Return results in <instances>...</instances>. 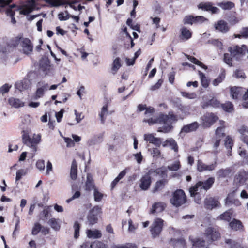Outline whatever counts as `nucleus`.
Segmentation results:
<instances>
[{
    "label": "nucleus",
    "mask_w": 248,
    "mask_h": 248,
    "mask_svg": "<svg viewBox=\"0 0 248 248\" xmlns=\"http://www.w3.org/2000/svg\"><path fill=\"white\" fill-rule=\"evenodd\" d=\"M178 120V115L174 114L172 111H170L168 114L161 113L156 118L145 119L143 122L148 123L150 125L159 124L162 126L158 128V132L167 133L172 130L173 128L172 123H176Z\"/></svg>",
    "instance_id": "obj_1"
},
{
    "label": "nucleus",
    "mask_w": 248,
    "mask_h": 248,
    "mask_svg": "<svg viewBox=\"0 0 248 248\" xmlns=\"http://www.w3.org/2000/svg\"><path fill=\"white\" fill-rule=\"evenodd\" d=\"M214 182L215 178L214 177H209L205 181L198 182L195 185L189 189L191 196H195L197 195H199L198 191L200 192L202 189L207 191L212 187Z\"/></svg>",
    "instance_id": "obj_2"
},
{
    "label": "nucleus",
    "mask_w": 248,
    "mask_h": 248,
    "mask_svg": "<svg viewBox=\"0 0 248 248\" xmlns=\"http://www.w3.org/2000/svg\"><path fill=\"white\" fill-rule=\"evenodd\" d=\"M22 141L23 143L27 146L31 148L33 151L35 152L37 150V145L41 140V136L37 135L34 136L32 138L29 137L28 134L23 131Z\"/></svg>",
    "instance_id": "obj_3"
},
{
    "label": "nucleus",
    "mask_w": 248,
    "mask_h": 248,
    "mask_svg": "<svg viewBox=\"0 0 248 248\" xmlns=\"http://www.w3.org/2000/svg\"><path fill=\"white\" fill-rule=\"evenodd\" d=\"M186 197L184 191L182 189H177L172 194L170 200V203L175 207H179L186 203Z\"/></svg>",
    "instance_id": "obj_4"
},
{
    "label": "nucleus",
    "mask_w": 248,
    "mask_h": 248,
    "mask_svg": "<svg viewBox=\"0 0 248 248\" xmlns=\"http://www.w3.org/2000/svg\"><path fill=\"white\" fill-rule=\"evenodd\" d=\"M101 210V208L96 205L90 211L87 216L88 221L90 225H92L97 222L98 216L102 213Z\"/></svg>",
    "instance_id": "obj_5"
},
{
    "label": "nucleus",
    "mask_w": 248,
    "mask_h": 248,
    "mask_svg": "<svg viewBox=\"0 0 248 248\" xmlns=\"http://www.w3.org/2000/svg\"><path fill=\"white\" fill-rule=\"evenodd\" d=\"M163 222L164 221L162 219L159 218L155 219L150 229L152 236L154 238L159 236L162 230Z\"/></svg>",
    "instance_id": "obj_6"
},
{
    "label": "nucleus",
    "mask_w": 248,
    "mask_h": 248,
    "mask_svg": "<svg viewBox=\"0 0 248 248\" xmlns=\"http://www.w3.org/2000/svg\"><path fill=\"white\" fill-rule=\"evenodd\" d=\"M218 119V117L213 113H207L202 118V125L204 128L210 127Z\"/></svg>",
    "instance_id": "obj_7"
},
{
    "label": "nucleus",
    "mask_w": 248,
    "mask_h": 248,
    "mask_svg": "<svg viewBox=\"0 0 248 248\" xmlns=\"http://www.w3.org/2000/svg\"><path fill=\"white\" fill-rule=\"evenodd\" d=\"M228 50L232 57H235L236 59H238L239 57L245 54L247 50V46L245 45H242L241 46L236 45L233 47H229Z\"/></svg>",
    "instance_id": "obj_8"
},
{
    "label": "nucleus",
    "mask_w": 248,
    "mask_h": 248,
    "mask_svg": "<svg viewBox=\"0 0 248 248\" xmlns=\"http://www.w3.org/2000/svg\"><path fill=\"white\" fill-rule=\"evenodd\" d=\"M205 236L211 241H214L220 237V234L217 229L209 227L205 230Z\"/></svg>",
    "instance_id": "obj_9"
},
{
    "label": "nucleus",
    "mask_w": 248,
    "mask_h": 248,
    "mask_svg": "<svg viewBox=\"0 0 248 248\" xmlns=\"http://www.w3.org/2000/svg\"><path fill=\"white\" fill-rule=\"evenodd\" d=\"M151 174L148 171L140 179V188L143 190H147L150 187L151 183Z\"/></svg>",
    "instance_id": "obj_10"
},
{
    "label": "nucleus",
    "mask_w": 248,
    "mask_h": 248,
    "mask_svg": "<svg viewBox=\"0 0 248 248\" xmlns=\"http://www.w3.org/2000/svg\"><path fill=\"white\" fill-rule=\"evenodd\" d=\"M217 165V163L216 161L211 164L207 165L204 163L202 160H198L197 164V170L199 172L212 171L215 169Z\"/></svg>",
    "instance_id": "obj_11"
},
{
    "label": "nucleus",
    "mask_w": 248,
    "mask_h": 248,
    "mask_svg": "<svg viewBox=\"0 0 248 248\" xmlns=\"http://www.w3.org/2000/svg\"><path fill=\"white\" fill-rule=\"evenodd\" d=\"M169 244L174 248H186V241L183 237L171 238L169 240Z\"/></svg>",
    "instance_id": "obj_12"
},
{
    "label": "nucleus",
    "mask_w": 248,
    "mask_h": 248,
    "mask_svg": "<svg viewBox=\"0 0 248 248\" xmlns=\"http://www.w3.org/2000/svg\"><path fill=\"white\" fill-rule=\"evenodd\" d=\"M198 8L204 11H211L212 14H217L219 12V9L216 7L213 6L211 2L200 3L198 5Z\"/></svg>",
    "instance_id": "obj_13"
},
{
    "label": "nucleus",
    "mask_w": 248,
    "mask_h": 248,
    "mask_svg": "<svg viewBox=\"0 0 248 248\" xmlns=\"http://www.w3.org/2000/svg\"><path fill=\"white\" fill-rule=\"evenodd\" d=\"M214 28L216 30L223 33L228 32L230 30V27L227 23L223 20H220L215 23Z\"/></svg>",
    "instance_id": "obj_14"
},
{
    "label": "nucleus",
    "mask_w": 248,
    "mask_h": 248,
    "mask_svg": "<svg viewBox=\"0 0 248 248\" xmlns=\"http://www.w3.org/2000/svg\"><path fill=\"white\" fill-rule=\"evenodd\" d=\"M230 94L233 99L237 100L245 92V88L241 87H230Z\"/></svg>",
    "instance_id": "obj_15"
},
{
    "label": "nucleus",
    "mask_w": 248,
    "mask_h": 248,
    "mask_svg": "<svg viewBox=\"0 0 248 248\" xmlns=\"http://www.w3.org/2000/svg\"><path fill=\"white\" fill-rule=\"evenodd\" d=\"M21 46L24 53L29 54L32 51L33 45L29 39L23 38L21 42Z\"/></svg>",
    "instance_id": "obj_16"
},
{
    "label": "nucleus",
    "mask_w": 248,
    "mask_h": 248,
    "mask_svg": "<svg viewBox=\"0 0 248 248\" xmlns=\"http://www.w3.org/2000/svg\"><path fill=\"white\" fill-rule=\"evenodd\" d=\"M219 202L215 198H206L204 201L205 207L208 209H212L213 208L219 206Z\"/></svg>",
    "instance_id": "obj_17"
},
{
    "label": "nucleus",
    "mask_w": 248,
    "mask_h": 248,
    "mask_svg": "<svg viewBox=\"0 0 248 248\" xmlns=\"http://www.w3.org/2000/svg\"><path fill=\"white\" fill-rule=\"evenodd\" d=\"M168 183V180L167 179H162L157 180L152 189V193H155L162 191Z\"/></svg>",
    "instance_id": "obj_18"
},
{
    "label": "nucleus",
    "mask_w": 248,
    "mask_h": 248,
    "mask_svg": "<svg viewBox=\"0 0 248 248\" xmlns=\"http://www.w3.org/2000/svg\"><path fill=\"white\" fill-rule=\"evenodd\" d=\"M152 175H158L162 179L167 177V170L164 167H160L156 169H151L148 170Z\"/></svg>",
    "instance_id": "obj_19"
},
{
    "label": "nucleus",
    "mask_w": 248,
    "mask_h": 248,
    "mask_svg": "<svg viewBox=\"0 0 248 248\" xmlns=\"http://www.w3.org/2000/svg\"><path fill=\"white\" fill-rule=\"evenodd\" d=\"M144 139L145 140L149 141L150 143L153 144L158 147L161 144V139L155 137L152 134H144Z\"/></svg>",
    "instance_id": "obj_20"
},
{
    "label": "nucleus",
    "mask_w": 248,
    "mask_h": 248,
    "mask_svg": "<svg viewBox=\"0 0 248 248\" xmlns=\"http://www.w3.org/2000/svg\"><path fill=\"white\" fill-rule=\"evenodd\" d=\"M229 226L232 230L234 231H241L243 229L242 222L238 219L233 218L229 223Z\"/></svg>",
    "instance_id": "obj_21"
},
{
    "label": "nucleus",
    "mask_w": 248,
    "mask_h": 248,
    "mask_svg": "<svg viewBox=\"0 0 248 248\" xmlns=\"http://www.w3.org/2000/svg\"><path fill=\"white\" fill-rule=\"evenodd\" d=\"M166 204L163 202H155L151 209L150 213H158L162 212L165 208Z\"/></svg>",
    "instance_id": "obj_22"
},
{
    "label": "nucleus",
    "mask_w": 248,
    "mask_h": 248,
    "mask_svg": "<svg viewBox=\"0 0 248 248\" xmlns=\"http://www.w3.org/2000/svg\"><path fill=\"white\" fill-rule=\"evenodd\" d=\"M103 140V134H99L97 135H94L90 139L87 141V144L89 146H93L101 143Z\"/></svg>",
    "instance_id": "obj_23"
},
{
    "label": "nucleus",
    "mask_w": 248,
    "mask_h": 248,
    "mask_svg": "<svg viewBox=\"0 0 248 248\" xmlns=\"http://www.w3.org/2000/svg\"><path fill=\"white\" fill-rule=\"evenodd\" d=\"M199 127V124L197 122H194L190 124L184 125L182 129V132L188 133L196 131Z\"/></svg>",
    "instance_id": "obj_24"
},
{
    "label": "nucleus",
    "mask_w": 248,
    "mask_h": 248,
    "mask_svg": "<svg viewBox=\"0 0 248 248\" xmlns=\"http://www.w3.org/2000/svg\"><path fill=\"white\" fill-rule=\"evenodd\" d=\"M248 178V174L244 170L239 171L238 174L235 177V180L238 182L240 185H243L247 181Z\"/></svg>",
    "instance_id": "obj_25"
},
{
    "label": "nucleus",
    "mask_w": 248,
    "mask_h": 248,
    "mask_svg": "<svg viewBox=\"0 0 248 248\" xmlns=\"http://www.w3.org/2000/svg\"><path fill=\"white\" fill-rule=\"evenodd\" d=\"M180 37L182 40H187L192 37V32L186 27H183L181 29Z\"/></svg>",
    "instance_id": "obj_26"
},
{
    "label": "nucleus",
    "mask_w": 248,
    "mask_h": 248,
    "mask_svg": "<svg viewBox=\"0 0 248 248\" xmlns=\"http://www.w3.org/2000/svg\"><path fill=\"white\" fill-rule=\"evenodd\" d=\"M51 209V206H46L43 210L40 213V219L43 221L46 222L49 217V215H50Z\"/></svg>",
    "instance_id": "obj_27"
},
{
    "label": "nucleus",
    "mask_w": 248,
    "mask_h": 248,
    "mask_svg": "<svg viewBox=\"0 0 248 248\" xmlns=\"http://www.w3.org/2000/svg\"><path fill=\"white\" fill-rule=\"evenodd\" d=\"M167 144L172 150H174L175 152H177L178 151V146L177 143L173 138L167 139L164 144H163V146L165 147Z\"/></svg>",
    "instance_id": "obj_28"
},
{
    "label": "nucleus",
    "mask_w": 248,
    "mask_h": 248,
    "mask_svg": "<svg viewBox=\"0 0 248 248\" xmlns=\"http://www.w3.org/2000/svg\"><path fill=\"white\" fill-rule=\"evenodd\" d=\"M29 82V81L27 80L17 82L15 84V88L20 91H22L24 90L28 89L30 86Z\"/></svg>",
    "instance_id": "obj_29"
},
{
    "label": "nucleus",
    "mask_w": 248,
    "mask_h": 248,
    "mask_svg": "<svg viewBox=\"0 0 248 248\" xmlns=\"http://www.w3.org/2000/svg\"><path fill=\"white\" fill-rule=\"evenodd\" d=\"M87 235L89 238L98 239L102 236V233L99 230H88L87 231Z\"/></svg>",
    "instance_id": "obj_30"
},
{
    "label": "nucleus",
    "mask_w": 248,
    "mask_h": 248,
    "mask_svg": "<svg viewBox=\"0 0 248 248\" xmlns=\"http://www.w3.org/2000/svg\"><path fill=\"white\" fill-rule=\"evenodd\" d=\"M51 227L56 231H59L61 228V223L59 219L52 218L48 222Z\"/></svg>",
    "instance_id": "obj_31"
},
{
    "label": "nucleus",
    "mask_w": 248,
    "mask_h": 248,
    "mask_svg": "<svg viewBox=\"0 0 248 248\" xmlns=\"http://www.w3.org/2000/svg\"><path fill=\"white\" fill-rule=\"evenodd\" d=\"M220 104L219 102L216 99L212 98L207 102L203 103L202 105L203 108H205L209 106H212L214 108L219 107Z\"/></svg>",
    "instance_id": "obj_32"
},
{
    "label": "nucleus",
    "mask_w": 248,
    "mask_h": 248,
    "mask_svg": "<svg viewBox=\"0 0 248 248\" xmlns=\"http://www.w3.org/2000/svg\"><path fill=\"white\" fill-rule=\"evenodd\" d=\"M85 187V189L88 191H91L93 189L95 188V186L92 178V176L90 174L87 175Z\"/></svg>",
    "instance_id": "obj_33"
},
{
    "label": "nucleus",
    "mask_w": 248,
    "mask_h": 248,
    "mask_svg": "<svg viewBox=\"0 0 248 248\" xmlns=\"http://www.w3.org/2000/svg\"><path fill=\"white\" fill-rule=\"evenodd\" d=\"M226 76L225 71L223 70L221 71L218 77L212 81V84L214 86H218L225 79Z\"/></svg>",
    "instance_id": "obj_34"
},
{
    "label": "nucleus",
    "mask_w": 248,
    "mask_h": 248,
    "mask_svg": "<svg viewBox=\"0 0 248 248\" xmlns=\"http://www.w3.org/2000/svg\"><path fill=\"white\" fill-rule=\"evenodd\" d=\"M108 113V104H105L101 108V111L99 114V117L100 118L101 122L102 124H104L106 118L105 116H106Z\"/></svg>",
    "instance_id": "obj_35"
},
{
    "label": "nucleus",
    "mask_w": 248,
    "mask_h": 248,
    "mask_svg": "<svg viewBox=\"0 0 248 248\" xmlns=\"http://www.w3.org/2000/svg\"><path fill=\"white\" fill-rule=\"evenodd\" d=\"M70 177L73 180H75L77 178V165L75 159L73 160L71 165Z\"/></svg>",
    "instance_id": "obj_36"
},
{
    "label": "nucleus",
    "mask_w": 248,
    "mask_h": 248,
    "mask_svg": "<svg viewBox=\"0 0 248 248\" xmlns=\"http://www.w3.org/2000/svg\"><path fill=\"white\" fill-rule=\"evenodd\" d=\"M185 55L186 57V58L194 64L200 66V67H201L202 68L205 70H206L207 69V66L206 65H204L203 63H202L201 61H199L196 58L186 54Z\"/></svg>",
    "instance_id": "obj_37"
},
{
    "label": "nucleus",
    "mask_w": 248,
    "mask_h": 248,
    "mask_svg": "<svg viewBox=\"0 0 248 248\" xmlns=\"http://www.w3.org/2000/svg\"><path fill=\"white\" fill-rule=\"evenodd\" d=\"M8 102L11 106L15 108H19L23 106V103L20 99L14 97L10 98Z\"/></svg>",
    "instance_id": "obj_38"
},
{
    "label": "nucleus",
    "mask_w": 248,
    "mask_h": 248,
    "mask_svg": "<svg viewBox=\"0 0 248 248\" xmlns=\"http://www.w3.org/2000/svg\"><path fill=\"white\" fill-rule=\"evenodd\" d=\"M231 172V170L230 168H227L226 169H221L217 171V175L219 178H225L228 176Z\"/></svg>",
    "instance_id": "obj_39"
},
{
    "label": "nucleus",
    "mask_w": 248,
    "mask_h": 248,
    "mask_svg": "<svg viewBox=\"0 0 248 248\" xmlns=\"http://www.w3.org/2000/svg\"><path fill=\"white\" fill-rule=\"evenodd\" d=\"M198 74L201 78L202 85L204 88H207L209 86L208 79L206 77L205 74L203 73L202 72L199 71Z\"/></svg>",
    "instance_id": "obj_40"
},
{
    "label": "nucleus",
    "mask_w": 248,
    "mask_h": 248,
    "mask_svg": "<svg viewBox=\"0 0 248 248\" xmlns=\"http://www.w3.org/2000/svg\"><path fill=\"white\" fill-rule=\"evenodd\" d=\"M193 247L197 248H200L205 246V241L201 238H197L191 240Z\"/></svg>",
    "instance_id": "obj_41"
},
{
    "label": "nucleus",
    "mask_w": 248,
    "mask_h": 248,
    "mask_svg": "<svg viewBox=\"0 0 248 248\" xmlns=\"http://www.w3.org/2000/svg\"><path fill=\"white\" fill-rule=\"evenodd\" d=\"M217 5L224 10H231L234 7V4L231 1L220 2Z\"/></svg>",
    "instance_id": "obj_42"
},
{
    "label": "nucleus",
    "mask_w": 248,
    "mask_h": 248,
    "mask_svg": "<svg viewBox=\"0 0 248 248\" xmlns=\"http://www.w3.org/2000/svg\"><path fill=\"white\" fill-rule=\"evenodd\" d=\"M236 38H248V27H243L239 31V34L235 35Z\"/></svg>",
    "instance_id": "obj_43"
},
{
    "label": "nucleus",
    "mask_w": 248,
    "mask_h": 248,
    "mask_svg": "<svg viewBox=\"0 0 248 248\" xmlns=\"http://www.w3.org/2000/svg\"><path fill=\"white\" fill-rule=\"evenodd\" d=\"M50 63L48 60H42L39 62L40 68L43 71H46L49 69Z\"/></svg>",
    "instance_id": "obj_44"
},
{
    "label": "nucleus",
    "mask_w": 248,
    "mask_h": 248,
    "mask_svg": "<svg viewBox=\"0 0 248 248\" xmlns=\"http://www.w3.org/2000/svg\"><path fill=\"white\" fill-rule=\"evenodd\" d=\"M121 67V60L119 58H116L113 62L112 71L113 74H115L118 70Z\"/></svg>",
    "instance_id": "obj_45"
},
{
    "label": "nucleus",
    "mask_w": 248,
    "mask_h": 248,
    "mask_svg": "<svg viewBox=\"0 0 248 248\" xmlns=\"http://www.w3.org/2000/svg\"><path fill=\"white\" fill-rule=\"evenodd\" d=\"M73 228L74 229V237L75 239H78L79 236V231L81 228V224L78 221H75Z\"/></svg>",
    "instance_id": "obj_46"
},
{
    "label": "nucleus",
    "mask_w": 248,
    "mask_h": 248,
    "mask_svg": "<svg viewBox=\"0 0 248 248\" xmlns=\"http://www.w3.org/2000/svg\"><path fill=\"white\" fill-rule=\"evenodd\" d=\"M206 44H211L220 49H221L222 47V43L218 39H210L207 41Z\"/></svg>",
    "instance_id": "obj_47"
},
{
    "label": "nucleus",
    "mask_w": 248,
    "mask_h": 248,
    "mask_svg": "<svg viewBox=\"0 0 248 248\" xmlns=\"http://www.w3.org/2000/svg\"><path fill=\"white\" fill-rule=\"evenodd\" d=\"M225 243L230 246V248H241V244L231 239L225 240Z\"/></svg>",
    "instance_id": "obj_48"
},
{
    "label": "nucleus",
    "mask_w": 248,
    "mask_h": 248,
    "mask_svg": "<svg viewBox=\"0 0 248 248\" xmlns=\"http://www.w3.org/2000/svg\"><path fill=\"white\" fill-rule=\"evenodd\" d=\"M232 217V213L230 211H227L221 214L219 218L220 220H225L228 222H230Z\"/></svg>",
    "instance_id": "obj_49"
},
{
    "label": "nucleus",
    "mask_w": 248,
    "mask_h": 248,
    "mask_svg": "<svg viewBox=\"0 0 248 248\" xmlns=\"http://www.w3.org/2000/svg\"><path fill=\"white\" fill-rule=\"evenodd\" d=\"M223 109L227 112H231L233 110V105L230 102H227L221 105Z\"/></svg>",
    "instance_id": "obj_50"
},
{
    "label": "nucleus",
    "mask_w": 248,
    "mask_h": 248,
    "mask_svg": "<svg viewBox=\"0 0 248 248\" xmlns=\"http://www.w3.org/2000/svg\"><path fill=\"white\" fill-rule=\"evenodd\" d=\"M183 22L185 25H192L193 24H194V16L192 15H187L185 16L183 19Z\"/></svg>",
    "instance_id": "obj_51"
},
{
    "label": "nucleus",
    "mask_w": 248,
    "mask_h": 248,
    "mask_svg": "<svg viewBox=\"0 0 248 248\" xmlns=\"http://www.w3.org/2000/svg\"><path fill=\"white\" fill-rule=\"evenodd\" d=\"M225 146L227 149L232 150L233 146V141L232 138L229 136H227L226 137L225 140Z\"/></svg>",
    "instance_id": "obj_52"
},
{
    "label": "nucleus",
    "mask_w": 248,
    "mask_h": 248,
    "mask_svg": "<svg viewBox=\"0 0 248 248\" xmlns=\"http://www.w3.org/2000/svg\"><path fill=\"white\" fill-rule=\"evenodd\" d=\"M70 17V14L68 11H65V13L61 12L58 15V18L60 21H65L68 20Z\"/></svg>",
    "instance_id": "obj_53"
},
{
    "label": "nucleus",
    "mask_w": 248,
    "mask_h": 248,
    "mask_svg": "<svg viewBox=\"0 0 248 248\" xmlns=\"http://www.w3.org/2000/svg\"><path fill=\"white\" fill-rule=\"evenodd\" d=\"M42 226L38 223H36L32 229V234L33 235H37L41 230Z\"/></svg>",
    "instance_id": "obj_54"
},
{
    "label": "nucleus",
    "mask_w": 248,
    "mask_h": 248,
    "mask_svg": "<svg viewBox=\"0 0 248 248\" xmlns=\"http://www.w3.org/2000/svg\"><path fill=\"white\" fill-rule=\"evenodd\" d=\"M93 196L94 201L97 202L101 201L103 197V194L99 192L96 188L94 189Z\"/></svg>",
    "instance_id": "obj_55"
},
{
    "label": "nucleus",
    "mask_w": 248,
    "mask_h": 248,
    "mask_svg": "<svg viewBox=\"0 0 248 248\" xmlns=\"http://www.w3.org/2000/svg\"><path fill=\"white\" fill-rule=\"evenodd\" d=\"M233 57L231 55V54L225 53L224 54V62L228 64L229 66H232V59Z\"/></svg>",
    "instance_id": "obj_56"
},
{
    "label": "nucleus",
    "mask_w": 248,
    "mask_h": 248,
    "mask_svg": "<svg viewBox=\"0 0 248 248\" xmlns=\"http://www.w3.org/2000/svg\"><path fill=\"white\" fill-rule=\"evenodd\" d=\"M216 137H219L220 139L225 136L224 127H217L215 131Z\"/></svg>",
    "instance_id": "obj_57"
},
{
    "label": "nucleus",
    "mask_w": 248,
    "mask_h": 248,
    "mask_svg": "<svg viewBox=\"0 0 248 248\" xmlns=\"http://www.w3.org/2000/svg\"><path fill=\"white\" fill-rule=\"evenodd\" d=\"M181 167V165L179 161L175 162L174 163L171 165L168 166L167 168L169 170L171 171H176L178 170Z\"/></svg>",
    "instance_id": "obj_58"
},
{
    "label": "nucleus",
    "mask_w": 248,
    "mask_h": 248,
    "mask_svg": "<svg viewBox=\"0 0 248 248\" xmlns=\"http://www.w3.org/2000/svg\"><path fill=\"white\" fill-rule=\"evenodd\" d=\"M181 94L184 97L190 99H195L197 96L195 93H189L184 91L181 92Z\"/></svg>",
    "instance_id": "obj_59"
},
{
    "label": "nucleus",
    "mask_w": 248,
    "mask_h": 248,
    "mask_svg": "<svg viewBox=\"0 0 248 248\" xmlns=\"http://www.w3.org/2000/svg\"><path fill=\"white\" fill-rule=\"evenodd\" d=\"M27 171L24 169H20L18 170L16 173V181H19L20 180L22 176L25 175L26 174Z\"/></svg>",
    "instance_id": "obj_60"
},
{
    "label": "nucleus",
    "mask_w": 248,
    "mask_h": 248,
    "mask_svg": "<svg viewBox=\"0 0 248 248\" xmlns=\"http://www.w3.org/2000/svg\"><path fill=\"white\" fill-rule=\"evenodd\" d=\"M44 91L41 88H39L38 87L36 90L35 92V94L33 97V99L37 100L41 97H42L44 94Z\"/></svg>",
    "instance_id": "obj_61"
},
{
    "label": "nucleus",
    "mask_w": 248,
    "mask_h": 248,
    "mask_svg": "<svg viewBox=\"0 0 248 248\" xmlns=\"http://www.w3.org/2000/svg\"><path fill=\"white\" fill-rule=\"evenodd\" d=\"M233 76L237 78H241L244 79L246 78L245 74L243 70H236L234 73Z\"/></svg>",
    "instance_id": "obj_62"
},
{
    "label": "nucleus",
    "mask_w": 248,
    "mask_h": 248,
    "mask_svg": "<svg viewBox=\"0 0 248 248\" xmlns=\"http://www.w3.org/2000/svg\"><path fill=\"white\" fill-rule=\"evenodd\" d=\"M153 157L158 158L160 155V151L157 148H153V149H149Z\"/></svg>",
    "instance_id": "obj_63"
},
{
    "label": "nucleus",
    "mask_w": 248,
    "mask_h": 248,
    "mask_svg": "<svg viewBox=\"0 0 248 248\" xmlns=\"http://www.w3.org/2000/svg\"><path fill=\"white\" fill-rule=\"evenodd\" d=\"M91 248H105V245L101 242H94L90 244Z\"/></svg>",
    "instance_id": "obj_64"
}]
</instances>
